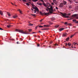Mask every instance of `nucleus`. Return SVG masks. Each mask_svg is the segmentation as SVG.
Returning <instances> with one entry per match:
<instances>
[{
	"label": "nucleus",
	"instance_id": "nucleus-63",
	"mask_svg": "<svg viewBox=\"0 0 78 78\" xmlns=\"http://www.w3.org/2000/svg\"><path fill=\"white\" fill-rule=\"evenodd\" d=\"M53 43V42H51L50 43L51 44V43Z\"/></svg>",
	"mask_w": 78,
	"mask_h": 78
},
{
	"label": "nucleus",
	"instance_id": "nucleus-24",
	"mask_svg": "<svg viewBox=\"0 0 78 78\" xmlns=\"http://www.w3.org/2000/svg\"><path fill=\"white\" fill-rule=\"evenodd\" d=\"M68 45L69 46H71V44H70L69 42L68 43Z\"/></svg>",
	"mask_w": 78,
	"mask_h": 78
},
{
	"label": "nucleus",
	"instance_id": "nucleus-45",
	"mask_svg": "<svg viewBox=\"0 0 78 78\" xmlns=\"http://www.w3.org/2000/svg\"><path fill=\"white\" fill-rule=\"evenodd\" d=\"M74 44H75V45H76L77 44V43H75V42L74 43Z\"/></svg>",
	"mask_w": 78,
	"mask_h": 78
},
{
	"label": "nucleus",
	"instance_id": "nucleus-7",
	"mask_svg": "<svg viewBox=\"0 0 78 78\" xmlns=\"http://www.w3.org/2000/svg\"><path fill=\"white\" fill-rule=\"evenodd\" d=\"M53 2L55 4V5H57V2L56 0H53Z\"/></svg>",
	"mask_w": 78,
	"mask_h": 78
},
{
	"label": "nucleus",
	"instance_id": "nucleus-32",
	"mask_svg": "<svg viewBox=\"0 0 78 78\" xmlns=\"http://www.w3.org/2000/svg\"><path fill=\"white\" fill-rule=\"evenodd\" d=\"M69 1L70 3H72L73 2L71 0H69Z\"/></svg>",
	"mask_w": 78,
	"mask_h": 78
},
{
	"label": "nucleus",
	"instance_id": "nucleus-26",
	"mask_svg": "<svg viewBox=\"0 0 78 78\" xmlns=\"http://www.w3.org/2000/svg\"><path fill=\"white\" fill-rule=\"evenodd\" d=\"M7 28H10L11 27V25H8L7 26Z\"/></svg>",
	"mask_w": 78,
	"mask_h": 78
},
{
	"label": "nucleus",
	"instance_id": "nucleus-17",
	"mask_svg": "<svg viewBox=\"0 0 78 78\" xmlns=\"http://www.w3.org/2000/svg\"><path fill=\"white\" fill-rule=\"evenodd\" d=\"M37 5H42V4L41 3H37Z\"/></svg>",
	"mask_w": 78,
	"mask_h": 78
},
{
	"label": "nucleus",
	"instance_id": "nucleus-31",
	"mask_svg": "<svg viewBox=\"0 0 78 78\" xmlns=\"http://www.w3.org/2000/svg\"><path fill=\"white\" fill-rule=\"evenodd\" d=\"M30 15L33 16H35L36 15L35 14H30Z\"/></svg>",
	"mask_w": 78,
	"mask_h": 78
},
{
	"label": "nucleus",
	"instance_id": "nucleus-64",
	"mask_svg": "<svg viewBox=\"0 0 78 78\" xmlns=\"http://www.w3.org/2000/svg\"><path fill=\"white\" fill-rule=\"evenodd\" d=\"M39 32L41 33V31H39Z\"/></svg>",
	"mask_w": 78,
	"mask_h": 78
},
{
	"label": "nucleus",
	"instance_id": "nucleus-5",
	"mask_svg": "<svg viewBox=\"0 0 78 78\" xmlns=\"http://www.w3.org/2000/svg\"><path fill=\"white\" fill-rule=\"evenodd\" d=\"M64 5V4H63L62 3H61L60 4L59 7L60 8H62L63 7Z\"/></svg>",
	"mask_w": 78,
	"mask_h": 78
},
{
	"label": "nucleus",
	"instance_id": "nucleus-50",
	"mask_svg": "<svg viewBox=\"0 0 78 78\" xmlns=\"http://www.w3.org/2000/svg\"><path fill=\"white\" fill-rule=\"evenodd\" d=\"M48 9H46V11H48Z\"/></svg>",
	"mask_w": 78,
	"mask_h": 78
},
{
	"label": "nucleus",
	"instance_id": "nucleus-25",
	"mask_svg": "<svg viewBox=\"0 0 78 78\" xmlns=\"http://www.w3.org/2000/svg\"><path fill=\"white\" fill-rule=\"evenodd\" d=\"M43 5H44V6H45V7H46V4L45 3H43Z\"/></svg>",
	"mask_w": 78,
	"mask_h": 78
},
{
	"label": "nucleus",
	"instance_id": "nucleus-27",
	"mask_svg": "<svg viewBox=\"0 0 78 78\" xmlns=\"http://www.w3.org/2000/svg\"><path fill=\"white\" fill-rule=\"evenodd\" d=\"M49 14V12H48V13H45V14H44V15H47Z\"/></svg>",
	"mask_w": 78,
	"mask_h": 78
},
{
	"label": "nucleus",
	"instance_id": "nucleus-55",
	"mask_svg": "<svg viewBox=\"0 0 78 78\" xmlns=\"http://www.w3.org/2000/svg\"><path fill=\"white\" fill-rule=\"evenodd\" d=\"M75 2L76 3H78V2Z\"/></svg>",
	"mask_w": 78,
	"mask_h": 78
},
{
	"label": "nucleus",
	"instance_id": "nucleus-15",
	"mask_svg": "<svg viewBox=\"0 0 78 78\" xmlns=\"http://www.w3.org/2000/svg\"><path fill=\"white\" fill-rule=\"evenodd\" d=\"M7 15L9 16H11L10 14L9 13V12H7Z\"/></svg>",
	"mask_w": 78,
	"mask_h": 78
},
{
	"label": "nucleus",
	"instance_id": "nucleus-36",
	"mask_svg": "<svg viewBox=\"0 0 78 78\" xmlns=\"http://www.w3.org/2000/svg\"><path fill=\"white\" fill-rule=\"evenodd\" d=\"M40 46V45L39 44H37V47H39Z\"/></svg>",
	"mask_w": 78,
	"mask_h": 78
},
{
	"label": "nucleus",
	"instance_id": "nucleus-43",
	"mask_svg": "<svg viewBox=\"0 0 78 78\" xmlns=\"http://www.w3.org/2000/svg\"><path fill=\"white\" fill-rule=\"evenodd\" d=\"M51 5H54V3L53 2H52L51 3Z\"/></svg>",
	"mask_w": 78,
	"mask_h": 78
},
{
	"label": "nucleus",
	"instance_id": "nucleus-51",
	"mask_svg": "<svg viewBox=\"0 0 78 78\" xmlns=\"http://www.w3.org/2000/svg\"><path fill=\"white\" fill-rule=\"evenodd\" d=\"M67 45H68L66 43V45L67 46Z\"/></svg>",
	"mask_w": 78,
	"mask_h": 78
},
{
	"label": "nucleus",
	"instance_id": "nucleus-33",
	"mask_svg": "<svg viewBox=\"0 0 78 78\" xmlns=\"http://www.w3.org/2000/svg\"><path fill=\"white\" fill-rule=\"evenodd\" d=\"M26 4L27 5V6H29L30 5L29 4V3H26Z\"/></svg>",
	"mask_w": 78,
	"mask_h": 78
},
{
	"label": "nucleus",
	"instance_id": "nucleus-28",
	"mask_svg": "<svg viewBox=\"0 0 78 78\" xmlns=\"http://www.w3.org/2000/svg\"><path fill=\"white\" fill-rule=\"evenodd\" d=\"M67 25H69L71 26L72 25V24L71 23H68L67 24Z\"/></svg>",
	"mask_w": 78,
	"mask_h": 78
},
{
	"label": "nucleus",
	"instance_id": "nucleus-40",
	"mask_svg": "<svg viewBox=\"0 0 78 78\" xmlns=\"http://www.w3.org/2000/svg\"><path fill=\"white\" fill-rule=\"evenodd\" d=\"M75 23H78V21H76Z\"/></svg>",
	"mask_w": 78,
	"mask_h": 78
},
{
	"label": "nucleus",
	"instance_id": "nucleus-52",
	"mask_svg": "<svg viewBox=\"0 0 78 78\" xmlns=\"http://www.w3.org/2000/svg\"><path fill=\"white\" fill-rule=\"evenodd\" d=\"M37 27H35V29H37Z\"/></svg>",
	"mask_w": 78,
	"mask_h": 78
},
{
	"label": "nucleus",
	"instance_id": "nucleus-4",
	"mask_svg": "<svg viewBox=\"0 0 78 78\" xmlns=\"http://www.w3.org/2000/svg\"><path fill=\"white\" fill-rule=\"evenodd\" d=\"M32 8L35 9V10H34V13H36L37 12H39V11L38 8L36 6H35V7H32Z\"/></svg>",
	"mask_w": 78,
	"mask_h": 78
},
{
	"label": "nucleus",
	"instance_id": "nucleus-42",
	"mask_svg": "<svg viewBox=\"0 0 78 78\" xmlns=\"http://www.w3.org/2000/svg\"><path fill=\"white\" fill-rule=\"evenodd\" d=\"M43 20V19H41L40 20V22H41Z\"/></svg>",
	"mask_w": 78,
	"mask_h": 78
},
{
	"label": "nucleus",
	"instance_id": "nucleus-62",
	"mask_svg": "<svg viewBox=\"0 0 78 78\" xmlns=\"http://www.w3.org/2000/svg\"><path fill=\"white\" fill-rule=\"evenodd\" d=\"M15 5V6H17V5Z\"/></svg>",
	"mask_w": 78,
	"mask_h": 78
},
{
	"label": "nucleus",
	"instance_id": "nucleus-22",
	"mask_svg": "<svg viewBox=\"0 0 78 78\" xmlns=\"http://www.w3.org/2000/svg\"><path fill=\"white\" fill-rule=\"evenodd\" d=\"M55 20V19L54 17H52L51 18V20L52 21Z\"/></svg>",
	"mask_w": 78,
	"mask_h": 78
},
{
	"label": "nucleus",
	"instance_id": "nucleus-8",
	"mask_svg": "<svg viewBox=\"0 0 78 78\" xmlns=\"http://www.w3.org/2000/svg\"><path fill=\"white\" fill-rule=\"evenodd\" d=\"M18 17V16L17 15H15L13 16V18L15 19L16 18Z\"/></svg>",
	"mask_w": 78,
	"mask_h": 78
},
{
	"label": "nucleus",
	"instance_id": "nucleus-20",
	"mask_svg": "<svg viewBox=\"0 0 78 78\" xmlns=\"http://www.w3.org/2000/svg\"><path fill=\"white\" fill-rule=\"evenodd\" d=\"M40 14H41V15H44V13H42V12H40Z\"/></svg>",
	"mask_w": 78,
	"mask_h": 78
},
{
	"label": "nucleus",
	"instance_id": "nucleus-48",
	"mask_svg": "<svg viewBox=\"0 0 78 78\" xmlns=\"http://www.w3.org/2000/svg\"><path fill=\"white\" fill-rule=\"evenodd\" d=\"M17 11H19V12H20V11H21L20 10V9L18 10Z\"/></svg>",
	"mask_w": 78,
	"mask_h": 78
},
{
	"label": "nucleus",
	"instance_id": "nucleus-12",
	"mask_svg": "<svg viewBox=\"0 0 78 78\" xmlns=\"http://www.w3.org/2000/svg\"><path fill=\"white\" fill-rule=\"evenodd\" d=\"M64 28H60L59 30V31H60L63 30H64Z\"/></svg>",
	"mask_w": 78,
	"mask_h": 78
},
{
	"label": "nucleus",
	"instance_id": "nucleus-57",
	"mask_svg": "<svg viewBox=\"0 0 78 78\" xmlns=\"http://www.w3.org/2000/svg\"><path fill=\"white\" fill-rule=\"evenodd\" d=\"M16 43H17V44H19V42H18V41Z\"/></svg>",
	"mask_w": 78,
	"mask_h": 78
},
{
	"label": "nucleus",
	"instance_id": "nucleus-37",
	"mask_svg": "<svg viewBox=\"0 0 78 78\" xmlns=\"http://www.w3.org/2000/svg\"><path fill=\"white\" fill-rule=\"evenodd\" d=\"M41 1V2H42L43 3H44V1L43 0H40Z\"/></svg>",
	"mask_w": 78,
	"mask_h": 78
},
{
	"label": "nucleus",
	"instance_id": "nucleus-3",
	"mask_svg": "<svg viewBox=\"0 0 78 78\" xmlns=\"http://www.w3.org/2000/svg\"><path fill=\"white\" fill-rule=\"evenodd\" d=\"M60 14H61V16L62 17H65V18H69V16H66L67 14L66 13H63L62 12H60Z\"/></svg>",
	"mask_w": 78,
	"mask_h": 78
},
{
	"label": "nucleus",
	"instance_id": "nucleus-34",
	"mask_svg": "<svg viewBox=\"0 0 78 78\" xmlns=\"http://www.w3.org/2000/svg\"><path fill=\"white\" fill-rule=\"evenodd\" d=\"M73 22H76V20H73Z\"/></svg>",
	"mask_w": 78,
	"mask_h": 78
},
{
	"label": "nucleus",
	"instance_id": "nucleus-18",
	"mask_svg": "<svg viewBox=\"0 0 78 78\" xmlns=\"http://www.w3.org/2000/svg\"><path fill=\"white\" fill-rule=\"evenodd\" d=\"M38 1V0H32V1L34 2H37Z\"/></svg>",
	"mask_w": 78,
	"mask_h": 78
},
{
	"label": "nucleus",
	"instance_id": "nucleus-61",
	"mask_svg": "<svg viewBox=\"0 0 78 78\" xmlns=\"http://www.w3.org/2000/svg\"><path fill=\"white\" fill-rule=\"evenodd\" d=\"M31 10L32 11H33V9H31Z\"/></svg>",
	"mask_w": 78,
	"mask_h": 78
},
{
	"label": "nucleus",
	"instance_id": "nucleus-58",
	"mask_svg": "<svg viewBox=\"0 0 78 78\" xmlns=\"http://www.w3.org/2000/svg\"><path fill=\"white\" fill-rule=\"evenodd\" d=\"M77 33H78V32H76V33H75V34H77Z\"/></svg>",
	"mask_w": 78,
	"mask_h": 78
},
{
	"label": "nucleus",
	"instance_id": "nucleus-1",
	"mask_svg": "<svg viewBox=\"0 0 78 78\" xmlns=\"http://www.w3.org/2000/svg\"><path fill=\"white\" fill-rule=\"evenodd\" d=\"M46 7L48 9L49 12H50V13H53L54 11L53 9V7L51 5H50V4L49 3H46Z\"/></svg>",
	"mask_w": 78,
	"mask_h": 78
},
{
	"label": "nucleus",
	"instance_id": "nucleus-9",
	"mask_svg": "<svg viewBox=\"0 0 78 78\" xmlns=\"http://www.w3.org/2000/svg\"><path fill=\"white\" fill-rule=\"evenodd\" d=\"M63 3L64 5H66L67 3V2L65 1H63Z\"/></svg>",
	"mask_w": 78,
	"mask_h": 78
},
{
	"label": "nucleus",
	"instance_id": "nucleus-53",
	"mask_svg": "<svg viewBox=\"0 0 78 78\" xmlns=\"http://www.w3.org/2000/svg\"><path fill=\"white\" fill-rule=\"evenodd\" d=\"M48 30V29H44V30Z\"/></svg>",
	"mask_w": 78,
	"mask_h": 78
},
{
	"label": "nucleus",
	"instance_id": "nucleus-39",
	"mask_svg": "<svg viewBox=\"0 0 78 78\" xmlns=\"http://www.w3.org/2000/svg\"><path fill=\"white\" fill-rule=\"evenodd\" d=\"M39 27H43L42 26H39Z\"/></svg>",
	"mask_w": 78,
	"mask_h": 78
},
{
	"label": "nucleus",
	"instance_id": "nucleus-60",
	"mask_svg": "<svg viewBox=\"0 0 78 78\" xmlns=\"http://www.w3.org/2000/svg\"><path fill=\"white\" fill-rule=\"evenodd\" d=\"M76 19H78V17H76Z\"/></svg>",
	"mask_w": 78,
	"mask_h": 78
},
{
	"label": "nucleus",
	"instance_id": "nucleus-16",
	"mask_svg": "<svg viewBox=\"0 0 78 78\" xmlns=\"http://www.w3.org/2000/svg\"><path fill=\"white\" fill-rule=\"evenodd\" d=\"M44 27H49V26L48 25H44Z\"/></svg>",
	"mask_w": 78,
	"mask_h": 78
},
{
	"label": "nucleus",
	"instance_id": "nucleus-35",
	"mask_svg": "<svg viewBox=\"0 0 78 78\" xmlns=\"http://www.w3.org/2000/svg\"><path fill=\"white\" fill-rule=\"evenodd\" d=\"M28 30H29V32H31L32 31V30L31 29H29Z\"/></svg>",
	"mask_w": 78,
	"mask_h": 78
},
{
	"label": "nucleus",
	"instance_id": "nucleus-30",
	"mask_svg": "<svg viewBox=\"0 0 78 78\" xmlns=\"http://www.w3.org/2000/svg\"><path fill=\"white\" fill-rule=\"evenodd\" d=\"M20 12V13L21 14H22V11H19Z\"/></svg>",
	"mask_w": 78,
	"mask_h": 78
},
{
	"label": "nucleus",
	"instance_id": "nucleus-23",
	"mask_svg": "<svg viewBox=\"0 0 78 78\" xmlns=\"http://www.w3.org/2000/svg\"><path fill=\"white\" fill-rule=\"evenodd\" d=\"M59 25H56L55 26V28H57L59 27Z\"/></svg>",
	"mask_w": 78,
	"mask_h": 78
},
{
	"label": "nucleus",
	"instance_id": "nucleus-29",
	"mask_svg": "<svg viewBox=\"0 0 78 78\" xmlns=\"http://www.w3.org/2000/svg\"><path fill=\"white\" fill-rule=\"evenodd\" d=\"M64 24L65 25H67V24H68V23L66 22H65Z\"/></svg>",
	"mask_w": 78,
	"mask_h": 78
},
{
	"label": "nucleus",
	"instance_id": "nucleus-41",
	"mask_svg": "<svg viewBox=\"0 0 78 78\" xmlns=\"http://www.w3.org/2000/svg\"><path fill=\"white\" fill-rule=\"evenodd\" d=\"M23 2H27V1L26 0H22Z\"/></svg>",
	"mask_w": 78,
	"mask_h": 78
},
{
	"label": "nucleus",
	"instance_id": "nucleus-44",
	"mask_svg": "<svg viewBox=\"0 0 78 78\" xmlns=\"http://www.w3.org/2000/svg\"><path fill=\"white\" fill-rule=\"evenodd\" d=\"M56 10L58 9V8L57 7H56Z\"/></svg>",
	"mask_w": 78,
	"mask_h": 78
},
{
	"label": "nucleus",
	"instance_id": "nucleus-13",
	"mask_svg": "<svg viewBox=\"0 0 78 78\" xmlns=\"http://www.w3.org/2000/svg\"><path fill=\"white\" fill-rule=\"evenodd\" d=\"M31 5H32V8H33V7L35 8V7H36V6H35L33 4H32Z\"/></svg>",
	"mask_w": 78,
	"mask_h": 78
},
{
	"label": "nucleus",
	"instance_id": "nucleus-47",
	"mask_svg": "<svg viewBox=\"0 0 78 78\" xmlns=\"http://www.w3.org/2000/svg\"><path fill=\"white\" fill-rule=\"evenodd\" d=\"M41 30H44V29H41Z\"/></svg>",
	"mask_w": 78,
	"mask_h": 78
},
{
	"label": "nucleus",
	"instance_id": "nucleus-11",
	"mask_svg": "<svg viewBox=\"0 0 78 78\" xmlns=\"http://www.w3.org/2000/svg\"><path fill=\"white\" fill-rule=\"evenodd\" d=\"M77 14H74L73 15H72V16H71L72 17H76V16H77Z\"/></svg>",
	"mask_w": 78,
	"mask_h": 78
},
{
	"label": "nucleus",
	"instance_id": "nucleus-59",
	"mask_svg": "<svg viewBox=\"0 0 78 78\" xmlns=\"http://www.w3.org/2000/svg\"><path fill=\"white\" fill-rule=\"evenodd\" d=\"M34 33H35V32H33L32 34H34Z\"/></svg>",
	"mask_w": 78,
	"mask_h": 78
},
{
	"label": "nucleus",
	"instance_id": "nucleus-49",
	"mask_svg": "<svg viewBox=\"0 0 78 78\" xmlns=\"http://www.w3.org/2000/svg\"><path fill=\"white\" fill-rule=\"evenodd\" d=\"M70 13H69V14H68V15H70Z\"/></svg>",
	"mask_w": 78,
	"mask_h": 78
},
{
	"label": "nucleus",
	"instance_id": "nucleus-2",
	"mask_svg": "<svg viewBox=\"0 0 78 78\" xmlns=\"http://www.w3.org/2000/svg\"><path fill=\"white\" fill-rule=\"evenodd\" d=\"M16 31L17 32H18L21 34H28V33H27L26 31H23V30H18L17 29L16 30Z\"/></svg>",
	"mask_w": 78,
	"mask_h": 78
},
{
	"label": "nucleus",
	"instance_id": "nucleus-6",
	"mask_svg": "<svg viewBox=\"0 0 78 78\" xmlns=\"http://www.w3.org/2000/svg\"><path fill=\"white\" fill-rule=\"evenodd\" d=\"M68 35V34L67 33H64L62 35V37H66Z\"/></svg>",
	"mask_w": 78,
	"mask_h": 78
},
{
	"label": "nucleus",
	"instance_id": "nucleus-38",
	"mask_svg": "<svg viewBox=\"0 0 78 78\" xmlns=\"http://www.w3.org/2000/svg\"><path fill=\"white\" fill-rule=\"evenodd\" d=\"M0 30H3V29H2V28H0Z\"/></svg>",
	"mask_w": 78,
	"mask_h": 78
},
{
	"label": "nucleus",
	"instance_id": "nucleus-46",
	"mask_svg": "<svg viewBox=\"0 0 78 78\" xmlns=\"http://www.w3.org/2000/svg\"><path fill=\"white\" fill-rule=\"evenodd\" d=\"M76 9H78V6L76 7Z\"/></svg>",
	"mask_w": 78,
	"mask_h": 78
},
{
	"label": "nucleus",
	"instance_id": "nucleus-14",
	"mask_svg": "<svg viewBox=\"0 0 78 78\" xmlns=\"http://www.w3.org/2000/svg\"><path fill=\"white\" fill-rule=\"evenodd\" d=\"M69 39V37H68L66 39V41H67Z\"/></svg>",
	"mask_w": 78,
	"mask_h": 78
},
{
	"label": "nucleus",
	"instance_id": "nucleus-10",
	"mask_svg": "<svg viewBox=\"0 0 78 78\" xmlns=\"http://www.w3.org/2000/svg\"><path fill=\"white\" fill-rule=\"evenodd\" d=\"M0 14L2 16L3 15V12H2V11L1 10L0 11Z\"/></svg>",
	"mask_w": 78,
	"mask_h": 78
},
{
	"label": "nucleus",
	"instance_id": "nucleus-21",
	"mask_svg": "<svg viewBox=\"0 0 78 78\" xmlns=\"http://www.w3.org/2000/svg\"><path fill=\"white\" fill-rule=\"evenodd\" d=\"M75 35V34H74L73 35H71V36H70L71 38H72V37H73Z\"/></svg>",
	"mask_w": 78,
	"mask_h": 78
},
{
	"label": "nucleus",
	"instance_id": "nucleus-56",
	"mask_svg": "<svg viewBox=\"0 0 78 78\" xmlns=\"http://www.w3.org/2000/svg\"><path fill=\"white\" fill-rule=\"evenodd\" d=\"M55 46H56V45L58 46V44H55Z\"/></svg>",
	"mask_w": 78,
	"mask_h": 78
},
{
	"label": "nucleus",
	"instance_id": "nucleus-54",
	"mask_svg": "<svg viewBox=\"0 0 78 78\" xmlns=\"http://www.w3.org/2000/svg\"><path fill=\"white\" fill-rule=\"evenodd\" d=\"M11 3L12 5H14V4H13V3H12V2H11Z\"/></svg>",
	"mask_w": 78,
	"mask_h": 78
},
{
	"label": "nucleus",
	"instance_id": "nucleus-19",
	"mask_svg": "<svg viewBox=\"0 0 78 78\" xmlns=\"http://www.w3.org/2000/svg\"><path fill=\"white\" fill-rule=\"evenodd\" d=\"M34 24L32 23H30L28 24V26H33Z\"/></svg>",
	"mask_w": 78,
	"mask_h": 78
}]
</instances>
